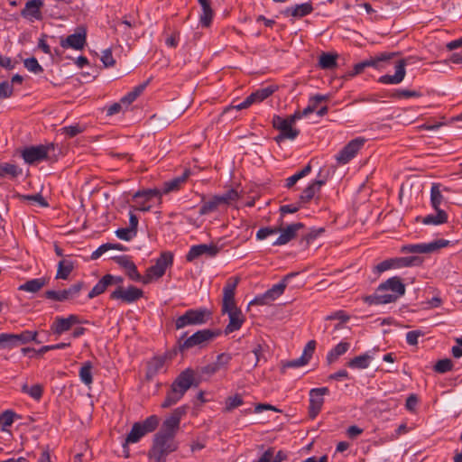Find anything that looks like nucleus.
Returning a JSON list of instances; mask_svg holds the SVG:
<instances>
[{
	"instance_id": "nucleus-20",
	"label": "nucleus",
	"mask_w": 462,
	"mask_h": 462,
	"mask_svg": "<svg viewBox=\"0 0 462 462\" xmlns=\"http://www.w3.org/2000/svg\"><path fill=\"white\" fill-rule=\"evenodd\" d=\"M143 291L134 286H129L125 289L118 286L110 295L113 300H121L125 303H133L143 297Z\"/></svg>"
},
{
	"instance_id": "nucleus-52",
	"label": "nucleus",
	"mask_w": 462,
	"mask_h": 462,
	"mask_svg": "<svg viewBox=\"0 0 462 462\" xmlns=\"http://www.w3.org/2000/svg\"><path fill=\"white\" fill-rule=\"evenodd\" d=\"M136 233L127 227L118 228L116 230V236L123 241H131L136 236Z\"/></svg>"
},
{
	"instance_id": "nucleus-34",
	"label": "nucleus",
	"mask_w": 462,
	"mask_h": 462,
	"mask_svg": "<svg viewBox=\"0 0 462 462\" xmlns=\"http://www.w3.org/2000/svg\"><path fill=\"white\" fill-rule=\"evenodd\" d=\"M401 268H403L402 257H395V258L386 259V260L379 263L377 265L374 266V271L378 274H380L388 270L401 269Z\"/></svg>"
},
{
	"instance_id": "nucleus-9",
	"label": "nucleus",
	"mask_w": 462,
	"mask_h": 462,
	"mask_svg": "<svg viewBox=\"0 0 462 462\" xmlns=\"http://www.w3.org/2000/svg\"><path fill=\"white\" fill-rule=\"evenodd\" d=\"M297 273H291L285 275L281 282L274 284L267 290L264 293L257 295L254 300L249 302V305H268L277 300L283 292L288 285L289 281Z\"/></svg>"
},
{
	"instance_id": "nucleus-36",
	"label": "nucleus",
	"mask_w": 462,
	"mask_h": 462,
	"mask_svg": "<svg viewBox=\"0 0 462 462\" xmlns=\"http://www.w3.org/2000/svg\"><path fill=\"white\" fill-rule=\"evenodd\" d=\"M42 5L43 3L42 0H30L25 4V7L22 11L21 14L23 17L31 16L39 19L41 16L40 8Z\"/></svg>"
},
{
	"instance_id": "nucleus-5",
	"label": "nucleus",
	"mask_w": 462,
	"mask_h": 462,
	"mask_svg": "<svg viewBox=\"0 0 462 462\" xmlns=\"http://www.w3.org/2000/svg\"><path fill=\"white\" fill-rule=\"evenodd\" d=\"M178 448V444L171 437L162 434H155L152 446L149 450L148 456L155 462H165L169 454Z\"/></svg>"
},
{
	"instance_id": "nucleus-57",
	"label": "nucleus",
	"mask_w": 462,
	"mask_h": 462,
	"mask_svg": "<svg viewBox=\"0 0 462 462\" xmlns=\"http://www.w3.org/2000/svg\"><path fill=\"white\" fill-rule=\"evenodd\" d=\"M69 346H70L69 342H67V343L62 342V343H59V344H55V345L43 346L40 349L37 350V355H43L51 350L64 349Z\"/></svg>"
},
{
	"instance_id": "nucleus-8",
	"label": "nucleus",
	"mask_w": 462,
	"mask_h": 462,
	"mask_svg": "<svg viewBox=\"0 0 462 462\" xmlns=\"http://www.w3.org/2000/svg\"><path fill=\"white\" fill-rule=\"evenodd\" d=\"M211 317V311L206 308L189 309L175 320L176 329H181L188 326L202 325Z\"/></svg>"
},
{
	"instance_id": "nucleus-62",
	"label": "nucleus",
	"mask_w": 462,
	"mask_h": 462,
	"mask_svg": "<svg viewBox=\"0 0 462 462\" xmlns=\"http://www.w3.org/2000/svg\"><path fill=\"white\" fill-rule=\"evenodd\" d=\"M279 232L276 227H263L260 228L256 233V238L258 240H263L270 236L275 235Z\"/></svg>"
},
{
	"instance_id": "nucleus-30",
	"label": "nucleus",
	"mask_w": 462,
	"mask_h": 462,
	"mask_svg": "<svg viewBox=\"0 0 462 462\" xmlns=\"http://www.w3.org/2000/svg\"><path fill=\"white\" fill-rule=\"evenodd\" d=\"M46 284L47 280L44 277L34 278L19 285L18 290L30 293H36L40 291Z\"/></svg>"
},
{
	"instance_id": "nucleus-31",
	"label": "nucleus",
	"mask_w": 462,
	"mask_h": 462,
	"mask_svg": "<svg viewBox=\"0 0 462 462\" xmlns=\"http://www.w3.org/2000/svg\"><path fill=\"white\" fill-rule=\"evenodd\" d=\"M277 88L275 86H267L264 88H261L251 93L248 97L249 99L252 100V104H258L268 98L272 96Z\"/></svg>"
},
{
	"instance_id": "nucleus-59",
	"label": "nucleus",
	"mask_w": 462,
	"mask_h": 462,
	"mask_svg": "<svg viewBox=\"0 0 462 462\" xmlns=\"http://www.w3.org/2000/svg\"><path fill=\"white\" fill-rule=\"evenodd\" d=\"M101 61L105 67H113L116 63V60L113 57L111 49H106L102 52Z\"/></svg>"
},
{
	"instance_id": "nucleus-14",
	"label": "nucleus",
	"mask_w": 462,
	"mask_h": 462,
	"mask_svg": "<svg viewBox=\"0 0 462 462\" xmlns=\"http://www.w3.org/2000/svg\"><path fill=\"white\" fill-rule=\"evenodd\" d=\"M218 335L217 332L211 329H201L187 337L183 343L180 345L181 350L192 348L194 346L202 347L214 339Z\"/></svg>"
},
{
	"instance_id": "nucleus-50",
	"label": "nucleus",
	"mask_w": 462,
	"mask_h": 462,
	"mask_svg": "<svg viewBox=\"0 0 462 462\" xmlns=\"http://www.w3.org/2000/svg\"><path fill=\"white\" fill-rule=\"evenodd\" d=\"M14 416L15 414L12 411H5L0 415V425L3 430L12 426L14 421Z\"/></svg>"
},
{
	"instance_id": "nucleus-23",
	"label": "nucleus",
	"mask_w": 462,
	"mask_h": 462,
	"mask_svg": "<svg viewBox=\"0 0 462 462\" xmlns=\"http://www.w3.org/2000/svg\"><path fill=\"white\" fill-rule=\"evenodd\" d=\"M303 227L301 223H293L287 226L283 229H278L280 232V236L273 243V245H283L291 241L295 236L297 232Z\"/></svg>"
},
{
	"instance_id": "nucleus-7",
	"label": "nucleus",
	"mask_w": 462,
	"mask_h": 462,
	"mask_svg": "<svg viewBox=\"0 0 462 462\" xmlns=\"http://www.w3.org/2000/svg\"><path fill=\"white\" fill-rule=\"evenodd\" d=\"M172 263L173 254L171 252H162L155 260L154 264L146 270V273L143 275V284L151 283L162 278Z\"/></svg>"
},
{
	"instance_id": "nucleus-44",
	"label": "nucleus",
	"mask_w": 462,
	"mask_h": 462,
	"mask_svg": "<svg viewBox=\"0 0 462 462\" xmlns=\"http://www.w3.org/2000/svg\"><path fill=\"white\" fill-rule=\"evenodd\" d=\"M22 173V170L12 163H0V178L9 175L13 178L19 176Z\"/></svg>"
},
{
	"instance_id": "nucleus-53",
	"label": "nucleus",
	"mask_w": 462,
	"mask_h": 462,
	"mask_svg": "<svg viewBox=\"0 0 462 462\" xmlns=\"http://www.w3.org/2000/svg\"><path fill=\"white\" fill-rule=\"evenodd\" d=\"M453 367V363L450 359H441L437 362L434 370L438 373L444 374L450 371Z\"/></svg>"
},
{
	"instance_id": "nucleus-45",
	"label": "nucleus",
	"mask_w": 462,
	"mask_h": 462,
	"mask_svg": "<svg viewBox=\"0 0 462 462\" xmlns=\"http://www.w3.org/2000/svg\"><path fill=\"white\" fill-rule=\"evenodd\" d=\"M310 171H311V165H310V163H308L306 166H304L303 169L295 172L291 177L287 178L286 186L288 188L292 187L298 180H300V179L309 175L310 173Z\"/></svg>"
},
{
	"instance_id": "nucleus-63",
	"label": "nucleus",
	"mask_w": 462,
	"mask_h": 462,
	"mask_svg": "<svg viewBox=\"0 0 462 462\" xmlns=\"http://www.w3.org/2000/svg\"><path fill=\"white\" fill-rule=\"evenodd\" d=\"M315 347H316V341L315 340H310L304 349H303V352L301 354V356L302 357H305V360L310 362V360L311 359L312 356H313V353L315 351Z\"/></svg>"
},
{
	"instance_id": "nucleus-13",
	"label": "nucleus",
	"mask_w": 462,
	"mask_h": 462,
	"mask_svg": "<svg viewBox=\"0 0 462 462\" xmlns=\"http://www.w3.org/2000/svg\"><path fill=\"white\" fill-rule=\"evenodd\" d=\"M365 143L364 137H356L346 144L336 155L335 159L340 165L348 163L354 159Z\"/></svg>"
},
{
	"instance_id": "nucleus-49",
	"label": "nucleus",
	"mask_w": 462,
	"mask_h": 462,
	"mask_svg": "<svg viewBox=\"0 0 462 462\" xmlns=\"http://www.w3.org/2000/svg\"><path fill=\"white\" fill-rule=\"evenodd\" d=\"M244 403L243 398L240 394H235L233 396L228 397L226 400L225 410L226 411H230Z\"/></svg>"
},
{
	"instance_id": "nucleus-38",
	"label": "nucleus",
	"mask_w": 462,
	"mask_h": 462,
	"mask_svg": "<svg viewBox=\"0 0 462 462\" xmlns=\"http://www.w3.org/2000/svg\"><path fill=\"white\" fill-rule=\"evenodd\" d=\"M164 367V359L162 357H153L147 366L146 376L148 379H152L157 374L162 372Z\"/></svg>"
},
{
	"instance_id": "nucleus-47",
	"label": "nucleus",
	"mask_w": 462,
	"mask_h": 462,
	"mask_svg": "<svg viewBox=\"0 0 462 462\" xmlns=\"http://www.w3.org/2000/svg\"><path fill=\"white\" fill-rule=\"evenodd\" d=\"M108 278H106L105 275L97 282V283L89 291L88 297V299H93L100 294H102L106 288L109 286Z\"/></svg>"
},
{
	"instance_id": "nucleus-61",
	"label": "nucleus",
	"mask_w": 462,
	"mask_h": 462,
	"mask_svg": "<svg viewBox=\"0 0 462 462\" xmlns=\"http://www.w3.org/2000/svg\"><path fill=\"white\" fill-rule=\"evenodd\" d=\"M217 197L221 200L222 205H227L231 201L236 200L238 195L236 191H235L234 189H230L222 195H217Z\"/></svg>"
},
{
	"instance_id": "nucleus-1",
	"label": "nucleus",
	"mask_w": 462,
	"mask_h": 462,
	"mask_svg": "<svg viewBox=\"0 0 462 462\" xmlns=\"http://www.w3.org/2000/svg\"><path fill=\"white\" fill-rule=\"evenodd\" d=\"M405 284L398 276L387 279L379 284L375 292L367 296L365 301L369 305H381L395 302L405 294Z\"/></svg>"
},
{
	"instance_id": "nucleus-35",
	"label": "nucleus",
	"mask_w": 462,
	"mask_h": 462,
	"mask_svg": "<svg viewBox=\"0 0 462 462\" xmlns=\"http://www.w3.org/2000/svg\"><path fill=\"white\" fill-rule=\"evenodd\" d=\"M350 348V343L346 341L339 342L328 354L327 361L328 364L334 363L339 356L346 354Z\"/></svg>"
},
{
	"instance_id": "nucleus-18",
	"label": "nucleus",
	"mask_w": 462,
	"mask_h": 462,
	"mask_svg": "<svg viewBox=\"0 0 462 462\" xmlns=\"http://www.w3.org/2000/svg\"><path fill=\"white\" fill-rule=\"evenodd\" d=\"M329 393L328 387L313 388L310 391L309 415L315 419L324 404V396Z\"/></svg>"
},
{
	"instance_id": "nucleus-25",
	"label": "nucleus",
	"mask_w": 462,
	"mask_h": 462,
	"mask_svg": "<svg viewBox=\"0 0 462 462\" xmlns=\"http://www.w3.org/2000/svg\"><path fill=\"white\" fill-rule=\"evenodd\" d=\"M375 349L366 351L347 362V366L354 370H364L370 366L371 362L374 358Z\"/></svg>"
},
{
	"instance_id": "nucleus-17",
	"label": "nucleus",
	"mask_w": 462,
	"mask_h": 462,
	"mask_svg": "<svg viewBox=\"0 0 462 462\" xmlns=\"http://www.w3.org/2000/svg\"><path fill=\"white\" fill-rule=\"evenodd\" d=\"M83 287V282H79L71 286H69L68 289L60 290V291H54L50 290L45 291L44 296L48 300H51L54 301H66V300H71L79 297L81 290Z\"/></svg>"
},
{
	"instance_id": "nucleus-64",
	"label": "nucleus",
	"mask_w": 462,
	"mask_h": 462,
	"mask_svg": "<svg viewBox=\"0 0 462 462\" xmlns=\"http://www.w3.org/2000/svg\"><path fill=\"white\" fill-rule=\"evenodd\" d=\"M423 336V333L420 330H411L406 334V341L411 346H416L420 337Z\"/></svg>"
},
{
	"instance_id": "nucleus-11",
	"label": "nucleus",
	"mask_w": 462,
	"mask_h": 462,
	"mask_svg": "<svg viewBox=\"0 0 462 462\" xmlns=\"http://www.w3.org/2000/svg\"><path fill=\"white\" fill-rule=\"evenodd\" d=\"M418 61V59L413 56H410L402 60H399L395 66V73L393 75H383L379 77L378 82L384 85H398L402 83L406 75V66L414 64Z\"/></svg>"
},
{
	"instance_id": "nucleus-48",
	"label": "nucleus",
	"mask_w": 462,
	"mask_h": 462,
	"mask_svg": "<svg viewBox=\"0 0 462 462\" xmlns=\"http://www.w3.org/2000/svg\"><path fill=\"white\" fill-rule=\"evenodd\" d=\"M24 67L27 70L34 74H41L43 72V68L39 64L36 58L32 57L23 60Z\"/></svg>"
},
{
	"instance_id": "nucleus-21",
	"label": "nucleus",
	"mask_w": 462,
	"mask_h": 462,
	"mask_svg": "<svg viewBox=\"0 0 462 462\" xmlns=\"http://www.w3.org/2000/svg\"><path fill=\"white\" fill-rule=\"evenodd\" d=\"M218 252H219V248L217 247V245H216L214 244L195 245L189 248V250L186 255V259L188 262H193L194 260H196L197 258H199L202 255H208L210 257H214L217 254Z\"/></svg>"
},
{
	"instance_id": "nucleus-22",
	"label": "nucleus",
	"mask_w": 462,
	"mask_h": 462,
	"mask_svg": "<svg viewBox=\"0 0 462 462\" xmlns=\"http://www.w3.org/2000/svg\"><path fill=\"white\" fill-rule=\"evenodd\" d=\"M87 32L85 28H79V31L60 41V46L63 49L82 50L86 45Z\"/></svg>"
},
{
	"instance_id": "nucleus-3",
	"label": "nucleus",
	"mask_w": 462,
	"mask_h": 462,
	"mask_svg": "<svg viewBox=\"0 0 462 462\" xmlns=\"http://www.w3.org/2000/svg\"><path fill=\"white\" fill-rule=\"evenodd\" d=\"M194 372L186 369L181 372L171 386L164 401L162 403V408H169L176 404L185 394V393L194 384Z\"/></svg>"
},
{
	"instance_id": "nucleus-27",
	"label": "nucleus",
	"mask_w": 462,
	"mask_h": 462,
	"mask_svg": "<svg viewBox=\"0 0 462 462\" xmlns=\"http://www.w3.org/2000/svg\"><path fill=\"white\" fill-rule=\"evenodd\" d=\"M319 179L313 180L310 182L302 191L300 195V200L304 203L311 200L314 196L319 192L321 187L327 182V178H321V172L319 173Z\"/></svg>"
},
{
	"instance_id": "nucleus-15",
	"label": "nucleus",
	"mask_w": 462,
	"mask_h": 462,
	"mask_svg": "<svg viewBox=\"0 0 462 462\" xmlns=\"http://www.w3.org/2000/svg\"><path fill=\"white\" fill-rule=\"evenodd\" d=\"M186 412L187 406L176 408L171 414L165 419L162 424V430L158 433L174 439L176 431L180 427V420Z\"/></svg>"
},
{
	"instance_id": "nucleus-60",
	"label": "nucleus",
	"mask_w": 462,
	"mask_h": 462,
	"mask_svg": "<svg viewBox=\"0 0 462 462\" xmlns=\"http://www.w3.org/2000/svg\"><path fill=\"white\" fill-rule=\"evenodd\" d=\"M217 197L221 200L222 205H227L231 201L236 200L238 195L236 191H235L234 189H230L222 195H217Z\"/></svg>"
},
{
	"instance_id": "nucleus-19",
	"label": "nucleus",
	"mask_w": 462,
	"mask_h": 462,
	"mask_svg": "<svg viewBox=\"0 0 462 462\" xmlns=\"http://www.w3.org/2000/svg\"><path fill=\"white\" fill-rule=\"evenodd\" d=\"M79 323H81V320L79 316L75 314H70L66 318L57 316L51 323L50 329L52 334L60 336L61 334L69 331L73 325Z\"/></svg>"
},
{
	"instance_id": "nucleus-54",
	"label": "nucleus",
	"mask_w": 462,
	"mask_h": 462,
	"mask_svg": "<svg viewBox=\"0 0 462 462\" xmlns=\"http://www.w3.org/2000/svg\"><path fill=\"white\" fill-rule=\"evenodd\" d=\"M62 134H66L68 137L72 138L76 136L77 134L82 133L84 131V128L79 125V124L65 126L60 129Z\"/></svg>"
},
{
	"instance_id": "nucleus-28",
	"label": "nucleus",
	"mask_w": 462,
	"mask_h": 462,
	"mask_svg": "<svg viewBox=\"0 0 462 462\" xmlns=\"http://www.w3.org/2000/svg\"><path fill=\"white\" fill-rule=\"evenodd\" d=\"M200 5L199 16V24L202 27H209L214 18L215 13L211 7L210 0H197Z\"/></svg>"
},
{
	"instance_id": "nucleus-46",
	"label": "nucleus",
	"mask_w": 462,
	"mask_h": 462,
	"mask_svg": "<svg viewBox=\"0 0 462 462\" xmlns=\"http://www.w3.org/2000/svg\"><path fill=\"white\" fill-rule=\"evenodd\" d=\"M163 194L162 188L161 189H149L143 190H138L134 193V199H141L144 198L145 200H149L154 197H162Z\"/></svg>"
},
{
	"instance_id": "nucleus-39",
	"label": "nucleus",
	"mask_w": 462,
	"mask_h": 462,
	"mask_svg": "<svg viewBox=\"0 0 462 462\" xmlns=\"http://www.w3.org/2000/svg\"><path fill=\"white\" fill-rule=\"evenodd\" d=\"M92 368V363L87 361L82 364L79 372L80 381L87 386H90L93 383Z\"/></svg>"
},
{
	"instance_id": "nucleus-42",
	"label": "nucleus",
	"mask_w": 462,
	"mask_h": 462,
	"mask_svg": "<svg viewBox=\"0 0 462 462\" xmlns=\"http://www.w3.org/2000/svg\"><path fill=\"white\" fill-rule=\"evenodd\" d=\"M319 66L323 69H333L337 66V55L323 52L319 56Z\"/></svg>"
},
{
	"instance_id": "nucleus-55",
	"label": "nucleus",
	"mask_w": 462,
	"mask_h": 462,
	"mask_svg": "<svg viewBox=\"0 0 462 462\" xmlns=\"http://www.w3.org/2000/svg\"><path fill=\"white\" fill-rule=\"evenodd\" d=\"M252 105H253L252 100H250L249 97H247L243 102H241L239 104L230 105L228 106H226L222 112V115L224 116L233 109H236V110L246 109L249 106H251Z\"/></svg>"
},
{
	"instance_id": "nucleus-43",
	"label": "nucleus",
	"mask_w": 462,
	"mask_h": 462,
	"mask_svg": "<svg viewBox=\"0 0 462 462\" xmlns=\"http://www.w3.org/2000/svg\"><path fill=\"white\" fill-rule=\"evenodd\" d=\"M22 392L28 394L33 400L39 401L42 396L43 388L39 383L33 384L32 386H29L25 383L22 386Z\"/></svg>"
},
{
	"instance_id": "nucleus-40",
	"label": "nucleus",
	"mask_w": 462,
	"mask_h": 462,
	"mask_svg": "<svg viewBox=\"0 0 462 462\" xmlns=\"http://www.w3.org/2000/svg\"><path fill=\"white\" fill-rule=\"evenodd\" d=\"M222 205L221 200L217 196L212 197L207 201H204L200 207L199 214L201 216L208 215L211 212L216 211Z\"/></svg>"
},
{
	"instance_id": "nucleus-33",
	"label": "nucleus",
	"mask_w": 462,
	"mask_h": 462,
	"mask_svg": "<svg viewBox=\"0 0 462 462\" xmlns=\"http://www.w3.org/2000/svg\"><path fill=\"white\" fill-rule=\"evenodd\" d=\"M14 347H17L20 345H24L30 343L32 341L35 343H40L37 340L38 332L32 330H23L20 334H13Z\"/></svg>"
},
{
	"instance_id": "nucleus-51",
	"label": "nucleus",
	"mask_w": 462,
	"mask_h": 462,
	"mask_svg": "<svg viewBox=\"0 0 462 462\" xmlns=\"http://www.w3.org/2000/svg\"><path fill=\"white\" fill-rule=\"evenodd\" d=\"M5 348H14L13 333L0 334V350Z\"/></svg>"
},
{
	"instance_id": "nucleus-4",
	"label": "nucleus",
	"mask_w": 462,
	"mask_h": 462,
	"mask_svg": "<svg viewBox=\"0 0 462 462\" xmlns=\"http://www.w3.org/2000/svg\"><path fill=\"white\" fill-rule=\"evenodd\" d=\"M444 196L440 189V185L433 183L430 188V206L435 213L429 214L422 217L421 223L424 225L439 226L448 221V214L442 208L446 206Z\"/></svg>"
},
{
	"instance_id": "nucleus-29",
	"label": "nucleus",
	"mask_w": 462,
	"mask_h": 462,
	"mask_svg": "<svg viewBox=\"0 0 462 462\" xmlns=\"http://www.w3.org/2000/svg\"><path fill=\"white\" fill-rule=\"evenodd\" d=\"M313 11V6L311 3H303L300 5H296L294 6L287 7L283 11V14L285 16H292L295 18H301L304 17L310 14H311Z\"/></svg>"
},
{
	"instance_id": "nucleus-58",
	"label": "nucleus",
	"mask_w": 462,
	"mask_h": 462,
	"mask_svg": "<svg viewBox=\"0 0 462 462\" xmlns=\"http://www.w3.org/2000/svg\"><path fill=\"white\" fill-rule=\"evenodd\" d=\"M402 261L403 268L420 266L422 263V259L419 256H403L402 257Z\"/></svg>"
},
{
	"instance_id": "nucleus-26",
	"label": "nucleus",
	"mask_w": 462,
	"mask_h": 462,
	"mask_svg": "<svg viewBox=\"0 0 462 462\" xmlns=\"http://www.w3.org/2000/svg\"><path fill=\"white\" fill-rule=\"evenodd\" d=\"M190 176V170L186 169L181 175L163 182L162 189L163 194L179 190Z\"/></svg>"
},
{
	"instance_id": "nucleus-2",
	"label": "nucleus",
	"mask_w": 462,
	"mask_h": 462,
	"mask_svg": "<svg viewBox=\"0 0 462 462\" xmlns=\"http://www.w3.org/2000/svg\"><path fill=\"white\" fill-rule=\"evenodd\" d=\"M237 282H228L223 288L222 313L228 315L229 322L225 328V334L228 335L239 330L245 322L242 311L236 307L235 291Z\"/></svg>"
},
{
	"instance_id": "nucleus-6",
	"label": "nucleus",
	"mask_w": 462,
	"mask_h": 462,
	"mask_svg": "<svg viewBox=\"0 0 462 462\" xmlns=\"http://www.w3.org/2000/svg\"><path fill=\"white\" fill-rule=\"evenodd\" d=\"M56 148L53 143L32 145L23 150L22 157L28 164H34L47 160H56Z\"/></svg>"
},
{
	"instance_id": "nucleus-41",
	"label": "nucleus",
	"mask_w": 462,
	"mask_h": 462,
	"mask_svg": "<svg viewBox=\"0 0 462 462\" xmlns=\"http://www.w3.org/2000/svg\"><path fill=\"white\" fill-rule=\"evenodd\" d=\"M127 29L137 28L141 23L139 21L138 11H133L129 14H125L120 22Z\"/></svg>"
},
{
	"instance_id": "nucleus-56",
	"label": "nucleus",
	"mask_w": 462,
	"mask_h": 462,
	"mask_svg": "<svg viewBox=\"0 0 462 462\" xmlns=\"http://www.w3.org/2000/svg\"><path fill=\"white\" fill-rule=\"evenodd\" d=\"M393 97L398 99L420 97H421V93L416 90L400 89L393 94Z\"/></svg>"
},
{
	"instance_id": "nucleus-16",
	"label": "nucleus",
	"mask_w": 462,
	"mask_h": 462,
	"mask_svg": "<svg viewBox=\"0 0 462 462\" xmlns=\"http://www.w3.org/2000/svg\"><path fill=\"white\" fill-rule=\"evenodd\" d=\"M272 122L273 127L280 132L279 135L275 138L278 143L283 140L293 141L300 134V131L293 128V125L285 120L284 117L275 115Z\"/></svg>"
},
{
	"instance_id": "nucleus-24",
	"label": "nucleus",
	"mask_w": 462,
	"mask_h": 462,
	"mask_svg": "<svg viewBox=\"0 0 462 462\" xmlns=\"http://www.w3.org/2000/svg\"><path fill=\"white\" fill-rule=\"evenodd\" d=\"M116 262L124 268L125 274L130 280L143 283V276L139 273L136 265L128 256H120L117 258Z\"/></svg>"
},
{
	"instance_id": "nucleus-10",
	"label": "nucleus",
	"mask_w": 462,
	"mask_h": 462,
	"mask_svg": "<svg viewBox=\"0 0 462 462\" xmlns=\"http://www.w3.org/2000/svg\"><path fill=\"white\" fill-rule=\"evenodd\" d=\"M158 423L159 420L155 415L149 416L142 422H135L126 436L125 442L127 444L137 443L147 433L152 432Z\"/></svg>"
},
{
	"instance_id": "nucleus-12",
	"label": "nucleus",
	"mask_w": 462,
	"mask_h": 462,
	"mask_svg": "<svg viewBox=\"0 0 462 462\" xmlns=\"http://www.w3.org/2000/svg\"><path fill=\"white\" fill-rule=\"evenodd\" d=\"M451 244L447 239H436L429 243L410 244L402 246V251L410 254H431Z\"/></svg>"
},
{
	"instance_id": "nucleus-32",
	"label": "nucleus",
	"mask_w": 462,
	"mask_h": 462,
	"mask_svg": "<svg viewBox=\"0 0 462 462\" xmlns=\"http://www.w3.org/2000/svg\"><path fill=\"white\" fill-rule=\"evenodd\" d=\"M397 55H398L397 52H383L375 57H371L367 60H365V62L367 68L372 67L376 69H382L383 62L388 61Z\"/></svg>"
},
{
	"instance_id": "nucleus-37",
	"label": "nucleus",
	"mask_w": 462,
	"mask_h": 462,
	"mask_svg": "<svg viewBox=\"0 0 462 462\" xmlns=\"http://www.w3.org/2000/svg\"><path fill=\"white\" fill-rule=\"evenodd\" d=\"M74 269V263L69 259H63L59 262L56 279L67 280Z\"/></svg>"
}]
</instances>
